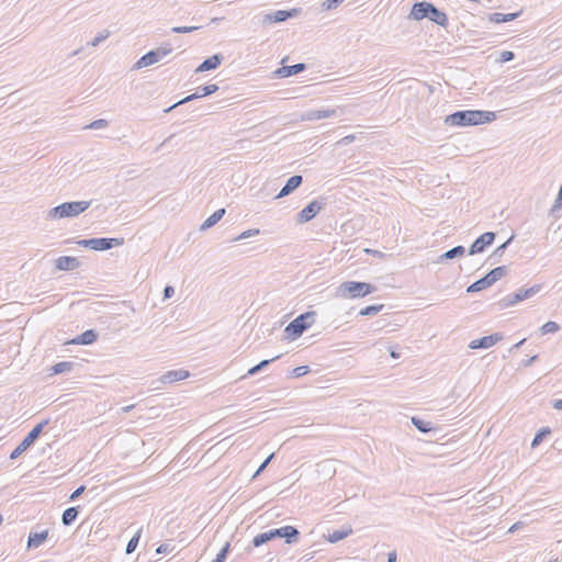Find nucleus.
Masks as SVG:
<instances>
[{"label": "nucleus", "mask_w": 562, "mask_h": 562, "mask_svg": "<svg viewBox=\"0 0 562 562\" xmlns=\"http://www.w3.org/2000/svg\"><path fill=\"white\" fill-rule=\"evenodd\" d=\"M72 369V363L68 361L58 362L52 367L53 374H59L63 372L70 371Z\"/></svg>", "instance_id": "obj_27"}, {"label": "nucleus", "mask_w": 562, "mask_h": 562, "mask_svg": "<svg viewBox=\"0 0 562 562\" xmlns=\"http://www.w3.org/2000/svg\"><path fill=\"white\" fill-rule=\"evenodd\" d=\"M430 4L431 3H429V2L415 3L412 8L411 16L417 21L428 18V15L430 13V11H429Z\"/></svg>", "instance_id": "obj_10"}, {"label": "nucleus", "mask_w": 562, "mask_h": 562, "mask_svg": "<svg viewBox=\"0 0 562 562\" xmlns=\"http://www.w3.org/2000/svg\"><path fill=\"white\" fill-rule=\"evenodd\" d=\"M550 434V429L549 428H543L541 429L537 435L536 437L533 438L532 440V443L531 446L535 448L537 447L546 436H548Z\"/></svg>", "instance_id": "obj_34"}, {"label": "nucleus", "mask_w": 562, "mask_h": 562, "mask_svg": "<svg viewBox=\"0 0 562 562\" xmlns=\"http://www.w3.org/2000/svg\"><path fill=\"white\" fill-rule=\"evenodd\" d=\"M273 454H271L270 457H268V459L259 467L258 471L256 474H259L266 467L267 464L270 462V460L272 459Z\"/></svg>", "instance_id": "obj_45"}, {"label": "nucleus", "mask_w": 562, "mask_h": 562, "mask_svg": "<svg viewBox=\"0 0 562 562\" xmlns=\"http://www.w3.org/2000/svg\"><path fill=\"white\" fill-rule=\"evenodd\" d=\"M97 340V334L89 329L82 333L79 337L70 340L68 344L74 345H90Z\"/></svg>", "instance_id": "obj_14"}, {"label": "nucleus", "mask_w": 562, "mask_h": 562, "mask_svg": "<svg viewBox=\"0 0 562 562\" xmlns=\"http://www.w3.org/2000/svg\"><path fill=\"white\" fill-rule=\"evenodd\" d=\"M344 139H345V140H353V139H355V136H352V135H350V136H346Z\"/></svg>", "instance_id": "obj_52"}, {"label": "nucleus", "mask_w": 562, "mask_h": 562, "mask_svg": "<svg viewBox=\"0 0 562 562\" xmlns=\"http://www.w3.org/2000/svg\"><path fill=\"white\" fill-rule=\"evenodd\" d=\"M195 29L196 27H194V26H181V27H175L173 32H176V33H188V32H191V31H193Z\"/></svg>", "instance_id": "obj_41"}, {"label": "nucleus", "mask_w": 562, "mask_h": 562, "mask_svg": "<svg viewBox=\"0 0 562 562\" xmlns=\"http://www.w3.org/2000/svg\"><path fill=\"white\" fill-rule=\"evenodd\" d=\"M252 233L250 231L248 232H244L239 238H246V237H249Z\"/></svg>", "instance_id": "obj_51"}, {"label": "nucleus", "mask_w": 562, "mask_h": 562, "mask_svg": "<svg viewBox=\"0 0 562 562\" xmlns=\"http://www.w3.org/2000/svg\"><path fill=\"white\" fill-rule=\"evenodd\" d=\"M217 89H218V87L216 85H207L201 89V92L189 95V97L184 98L182 101H180L179 103L190 101L194 98H200V97H205V95L212 94V93L216 92Z\"/></svg>", "instance_id": "obj_21"}, {"label": "nucleus", "mask_w": 562, "mask_h": 562, "mask_svg": "<svg viewBox=\"0 0 562 562\" xmlns=\"http://www.w3.org/2000/svg\"><path fill=\"white\" fill-rule=\"evenodd\" d=\"M273 533H272V530L268 531V532H263V533H260L258 536H256L252 540L254 542V546L255 547H259L261 544H263L265 542L273 539Z\"/></svg>", "instance_id": "obj_28"}, {"label": "nucleus", "mask_w": 562, "mask_h": 562, "mask_svg": "<svg viewBox=\"0 0 562 562\" xmlns=\"http://www.w3.org/2000/svg\"><path fill=\"white\" fill-rule=\"evenodd\" d=\"M90 203L86 201L67 202L54 209L58 217L76 216L89 207Z\"/></svg>", "instance_id": "obj_3"}, {"label": "nucleus", "mask_w": 562, "mask_h": 562, "mask_svg": "<svg viewBox=\"0 0 562 562\" xmlns=\"http://www.w3.org/2000/svg\"><path fill=\"white\" fill-rule=\"evenodd\" d=\"M463 254H464V248L462 246H458V247H454L453 249L448 250L447 252H445L443 254V258L452 259L456 256H461Z\"/></svg>", "instance_id": "obj_33"}, {"label": "nucleus", "mask_w": 562, "mask_h": 562, "mask_svg": "<svg viewBox=\"0 0 562 562\" xmlns=\"http://www.w3.org/2000/svg\"><path fill=\"white\" fill-rule=\"evenodd\" d=\"M323 204L318 201H312L306 205L299 214L297 221L300 223H306L314 218L322 210Z\"/></svg>", "instance_id": "obj_8"}, {"label": "nucleus", "mask_w": 562, "mask_h": 562, "mask_svg": "<svg viewBox=\"0 0 562 562\" xmlns=\"http://www.w3.org/2000/svg\"><path fill=\"white\" fill-rule=\"evenodd\" d=\"M429 11H430V13H429L428 18L431 21H434L435 23H437L441 26H446L448 24V18H447L446 13L439 11L432 4H430Z\"/></svg>", "instance_id": "obj_17"}, {"label": "nucleus", "mask_w": 562, "mask_h": 562, "mask_svg": "<svg viewBox=\"0 0 562 562\" xmlns=\"http://www.w3.org/2000/svg\"><path fill=\"white\" fill-rule=\"evenodd\" d=\"M85 491V486L78 487L70 496V499L77 498L79 495H81Z\"/></svg>", "instance_id": "obj_44"}, {"label": "nucleus", "mask_w": 562, "mask_h": 562, "mask_svg": "<svg viewBox=\"0 0 562 562\" xmlns=\"http://www.w3.org/2000/svg\"><path fill=\"white\" fill-rule=\"evenodd\" d=\"M139 538H140V531H138L127 543L126 546V552L127 553H132L137 544H138V541H139Z\"/></svg>", "instance_id": "obj_35"}, {"label": "nucleus", "mask_w": 562, "mask_h": 562, "mask_svg": "<svg viewBox=\"0 0 562 562\" xmlns=\"http://www.w3.org/2000/svg\"><path fill=\"white\" fill-rule=\"evenodd\" d=\"M540 289H541L540 285H535L529 289H521L518 292H516L513 296L506 297L504 300V304L506 306H513L516 303H518L522 300H526V299L532 296L533 294L538 293L540 291Z\"/></svg>", "instance_id": "obj_7"}, {"label": "nucleus", "mask_w": 562, "mask_h": 562, "mask_svg": "<svg viewBox=\"0 0 562 562\" xmlns=\"http://www.w3.org/2000/svg\"><path fill=\"white\" fill-rule=\"evenodd\" d=\"M133 407H134L133 405H130V406L124 407L123 411L127 412V411L132 409Z\"/></svg>", "instance_id": "obj_53"}, {"label": "nucleus", "mask_w": 562, "mask_h": 562, "mask_svg": "<svg viewBox=\"0 0 562 562\" xmlns=\"http://www.w3.org/2000/svg\"><path fill=\"white\" fill-rule=\"evenodd\" d=\"M78 516V510L76 507H69L63 513V522L64 525H70L76 520Z\"/></svg>", "instance_id": "obj_26"}, {"label": "nucleus", "mask_w": 562, "mask_h": 562, "mask_svg": "<svg viewBox=\"0 0 562 562\" xmlns=\"http://www.w3.org/2000/svg\"><path fill=\"white\" fill-rule=\"evenodd\" d=\"M391 357L394 359H397V358H400V352H397L395 350H391Z\"/></svg>", "instance_id": "obj_50"}, {"label": "nucleus", "mask_w": 562, "mask_h": 562, "mask_svg": "<svg viewBox=\"0 0 562 562\" xmlns=\"http://www.w3.org/2000/svg\"><path fill=\"white\" fill-rule=\"evenodd\" d=\"M494 233L487 232L481 235L471 246L470 252L472 255L482 252L487 246L494 241Z\"/></svg>", "instance_id": "obj_9"}, {"label": "nucleus", "mask_w": 562, "mask_h": 562, "mask_svg": "<svg viewBox=\"0 0 562 562\" xmlns=\"http://www.w3.org/2000/svg\"><path fill=\"white\" fill-rule=\"evenodd\" d=\"M279 356L276 357V359H278ZM273 359L271 360H263L261 361L259 364L255 366L254 368H251L249 371H248V374H255L256 372H258L260 369L265 368L266 366H268L271 361H273Z\"/></svg>", "instance_id": "obj_39"}, {"label": "nucleus", "mask_w": 562, "mask_h": 562, "mask_svg": "<svg viewBox=\"0 0 562 562\" xmlns=\"http://www.w3.org/2000/svg\"><path fill=\"white\" fill-rule=\"evenodd\" d=\"M301 182H302V177L301 176H293V177H291L288 180L286 184L280 191L278 196L280 198V196L288 195L290 192L295 190L301 184Z\"/></svg>", "instance_id": "obj_18"}, {"label": "nucleus", "mask_w": 562, "mask_h": 562, "mask_svg": "<svg viewBox=\"0 0 562 562\" xmlns=\"http://www.w3.org/2000/svg\"><path fill=\"white\" fill-rule=\"evenodd\" d=\"M48 537V530H43L41 532H34V533H31L29 536V539H27V546L29 547H33V548H37L40 547L42 543L45 542V540L47 539Z\"/></svg>", "instance_id": "obj_16"}, {"label": "nucleus", "mask_w": 562, "mask_h": 562, "mask_svg": "<svg viewBox=\"0 0 562 562\" xmlns=\"http://www.w3.org/2000/svg\"><path fill=\"white\" fill-rule=\"evenodd\" d=\"M314 313H305L293 319L286 327L285 333L288 337L294 339L302 335V333L312 325Z\"/></svg>", "instance_id": "obj_2"}, {"label": "nucleus", "mask_w": 562, "mask_h": 562, "mask_svg": "<svg viewBox=\"0 0 562 562\" xmlns=\"http://www.w3.org/2000/svg\"><path fill=\"white\" fill-rule=\"evenodd\" d=\"M415 425L422 430V431H427L428 429L424 428L423 427V424H419L418 422H416L415 419H413Z\"/></svg>", "instance_id": "obj_49"}, {"label": "nucleus", "mask_w": 562, "mask_h": 562, "mask_svg": "<svg viewBox=\"0 0 562 562\" xmlns=\"http://www.w3.org/2000/svg\"><path fill=\"white\" fill-rule=\"evenodd\" d=\"M290 16H292V12L280 10V11H277L272 16H268V18L270 21H273V22H282V21H285Z\"/></svg>", "instance_id": "obj_30"}, {"label": "nucleus", "mask_w": 562, "mask_h": 562, "mask_svg": "<svg viewBox=\"0 0 562 562\" xmlns=\"http://www.w3.org/2000/svg\"><path fill=\"white\" fill-rule=\"evenodd\" d=\"M396 561V554L395 552H392L389 554V562H395Z\"/></svg>", "instance_id": "obj_48"}, {"label": "nucleus", "mask_w": 562, "mask_h": 562, "mask_svg": "<svg viewBox=\"0 0 562 562\" xmlns=\"http://www.w3.org/2000/svg\"><path fill=\"white\" fill-rule=\"evenodd\" d=\"M559 328L560 326L555 322L550 321L543 324L540 330L543 335H548L558 331Z\"/></svg>", "instance_id": "obj_31"}, {"label": "nucleus", "mask_w": 562, "mask_h": 562, "mask_svg": "<svg viewBox=\"0 0 562 562\" xmlns=\"http://www.w3.org/2000/svg\"><path fill=\"white\" fill-rule=\"evenodd\" d=\"M272 533H273V537L286 538L288 542H290L291 538H295L299 532L294 527L285 526V527L272 530Z\"/></svg>", "instance_id": "obj_19"}, {"label": "nucleus", "mask_w": 562, "mask_h": 562, "mask_svg": "<svg viewBox=\"0 0 562 562\" xmlns=\"http://www.w3.org/2000/svg\"><path fill=\"white\" fill-rule=\"evenodd\" d=\"M303 69H304V64H296V65H293L290 67H284L282 70L285 76H291V75L299 74Z\"/></svg>", "instance_id": "obj_32"}, {"label": "nucleus", "mask_w": 562, "mask_h": 562, "mask_svg": "<svg viewBox=\"0 0 562 562\" xmlns=\"http://www.w3.org/2000/svg\"><path fill=\"white\" fill-rule=\"evenodd\" d=\"M294 372L297 376H300V375L306 374L308 372V368L307 367H299L294 370Z\"/></svg>", "instance_id": "obj_43"}, {"label": "nucleus", "mask_w": 562, "mask_h": 562, "mask_svg": "<svg viewBox=\"0 0 562 562\" xmlns=\"http://www.w3.org/2000/svg\"><path fill=\"white\" fill-rule=\"evenodd\" d=\"M514 58V54L509 50H504L502 52L501 54V61L502 63H506V61H509Z\"/></svg>", "instance_id": "obj_40"}, {"label": "nucleus", "mask_w": 562, "mask_h": 562, "mask_svg": "<svg viewBox=\"0 0 562 562\" xmlns=\"http://www.w3.org/2000/svg\"><path fill=\"white\" fill-rule=\"evenodd\" d=\"M351 533H352V529L350 527H348L342 530H336V531L329 533L327 539L329 542L334 543V542L345 539L346 537L350 536Z\"/></svg>", "instance_id": "obj_23"}, {"label": "nucleus", "mask_w": 562, "mask_h": 562, "mask_svg": "<svg viewBox=\"0 0 562 562\" xmlns=\"http://www.w3.org/2000/svg\"><path fill=\"white\" fill-rule=\"evenodd\" d=\"M79 266L77 258L63 256L56 260V268L59 270H72Z\"/></svg>", "instance_id": "obj_12"}, {"label": "nucleus", "mask_w": 562, "mask_h": 562, "mask_svg": "<svg viewBox=\"0 0 562 562\" xmlns=\"http://www.w3.org/2000/svg\"><path fill=\"white\" fill-rule=\"evenodd\" d=\"M106 125V122L104 120H98V121H94L92 122L89 127L90 128H98V127H103Z\"/></svg>", "instance_id": "obj_42"}, {"label": "nucleus", "mask_w": 562, "mask_h": 562, "mask_svg": "<svg viewBox=\"0 0 562 562\" xmlns=\"http://www.w3.org/2000/svg\"><path fill=\"white\" fill-rule=\"evenodd\" d=\"M505 274V268L504 267H497L490 271L485 279L488 281L490 285H492L494 282H496L498 279H501Z\"/></svg>", "instance_id": "obj_25"}, {"label": "nucleus", "mask_w": 562, "mask_h": 562, "mask_svg": "<svg viewBox=\"0 0 562 562\" xmlns=\"http://www.w3.org/2000/svg\"><path fill=\"white\" fill-rule=\"evenodd\" d=\"M498 340L495 336H485L480 339L472 340L470 342V348L479 349V348H490Z\"/></svg>", "instance_id": "obj_13"}, {"label": "nucleus", "mask_w": 562, "mask_h": 562, "mask_svg": "<svg viewBox=\"0 0 562 562\" xmlns=\"http://www.w3.org/2000/svg\"><path fill=\"white\" fill-rule=\"evenodd\" d=\"M189 371L187 370H171V371H168L164 376H162V380L165 382H177V381H181V380H184L189 376Z\"/></svg>", "instance_id": "obj_15"}, {"label": "nucleus", "mask_w": 562, "mask_h": 562, "mask_svg": "<svg viewBox=\"0 0 562 562\" xmlns=\"http://www.w3.org/2000/svg\"><path fill=\"white\" fill-rule=\"evenodd\" d=\"M341 288L350 299L363 297L374 290L370 283L355 281L345 282Z\"/></svg>", "instance_id": "obj_4"}, {"label": "nucleus", "mask_w": 562, "mask_h": 562, "mask_svg": "<svg viewBox=\"0 0 562 562\" xmlns=\"http://www.w3.org/2000/svg\"><path fill=\"white\" fill-rule=\"evenodd\" d=\"M344 1L345 0H326L323 2L322 5L325 10H333V9L337 8L338 4H340Z\"/></svg>", "instance_id": "obj_38"}, {"label": "nucleus", "mask_w": 562, "mask_h": 562, "mask_svg": "<svg viewBox=\"0 0 562 562\" xmlns=\"http://www.w3.org/2000/svg\"><path fill=\"white\" fill-rule=\"evenodd\" d=\"M229 550V543H226L224 548L217 553L213 562H224Z\"/></svg>", "instance_id": "obj_37"}, {"label": "nucleus", "mask_w": 562, "mask_h": 562, "mask_svg": "<svg viewBox=\"0 0 562 562\" xmlns=\"http://www.w3.org/2000/svg\"><path fill=\"white\" fill-rule=\"evenodd\" d=\"M45 423L36 425L29 435L22 440V442L11 452L10 458L15 459L23 453L40 436L43 430Z\"/></svg>", "instance_id": "obj_5"}, {"label": "nucleus", "mask_w": 562, "mask_h": 562, "mask_svg": "<svg viewBox=\"0 0 562 562\" xmlns=\"http://www.w3.org/2000/svg\"><path fill=\"white\" fill-rule=\"evenodd\" d=\"M496 114L490 111L467 110L456 112L447 117V122L451 125L465 126L479 125L494 121Z\"/></svg>", "instance_id": "obj_1"}, {"label": "nucleus", "mask_w": 562, "mask_h": 562, "mask_svg": "<svg viewBox=\"0 0 562 562\" xmlns=\"http://www.w3.org/2000/svg\"><path fill=\"white\" fill-rule=\"evenodd\" d=\"M157 552H158V553L164 552V549H162L161 547H159V548L157 549Z\"/></svg>", "instance_id": "obj_54"}, {"label": "nucleus", "mask_w": 562, "mask_h": 562, "mask_svg": "<svg viewBox=\"0 0 562 562\" xmlns=\"http://www.w3.org/2000/svg\"><path fill=\"white\" fill-rule=\"evenodd\" d=\"M224 214H225V210L224 209H220V210L215 211L211 216H209L205 220V222L203 223L202 227L203 228H209V227L213 226L214 224H216L223 217Z\"/></svg>", "instance_id": "obj_24"}, {"label": "nucleus", "mask_w": 562, "mask_h": 562, "mask_svg": "<svg viewBox=\"0 0 562 562\" xmlns=\"http://www.w3.org/2000/svg\"><path fill=\"white\" fill-rule=\"evenodd\" d=\"M173 292H175V291H173V288H172V286H167V288L165 289V292H164L165 297H171V296L173 295Z\"/></svg>", "instance_id": "obj_46"}, {"label": "nucleus", "mask_w": 562, "mask_h": 562, "mask_svg": "<svg viewBox=\"0 0 562 562\" xmlns=\"http://www.w3.org/2000/svg\"><path fill=\"white\" fill-rule=\"evenodd\" d=\"M382 308H383L382 304H380V305H370V306H367L366 308L361 310L360 314L361 315H371V314L379 313Z\"/></svg>", "instance_id": "obj_36"}, {"label": "nucleus", "mask_w": 562, "mask_h": 562, "mask_svg": "<svg viewBox=\"0 0 562 562\" xmlns=\"http://www.w3.org/2000/svg\"><path fill=\"white\" fill-rule=\"evenodd\" d=\"M78 244L85 247H90L94 250H106L114 245H120L121 241L114 238H93L80 240Z\"/></svg>", "instance_id": "obj_6"}, {"label": "nucleus", "mask_w": 562, "mask_h": 562, "mask_svg": "<svg viewBox=\"0 0 562 562\" xmlns=\"http://www.w3.org/2000/svg\"><path fill=\"white\" fill-rule=\"evenodd\" d=\"M221 59L217 55L211 56L207 59H205L198 68L196 71H207L215 69L220 66Z\"/></svg>", "instance_id": "obj_20"}, {"label": "nucleus", "mask_w": 562, "mask_h": 562, "mask_svg": "<svg viewBox=\"0 0 562 562\" xmlns=\"http://www.w3.org/2000/svg\"><path fill=\"white\" fill-rule=\"evenodd\" d=\"M518 14L519 13H509V14L493 13V14L488 15V21L491 23H495V24L504 23V22H508V21L516 19L518 16Z\"/></svg>", "instance_id": "obj_22"}, {"label": "nucleus", "mask_w": 562, "mask_h": 562, "mask_svg": "<svg viewBox=\"0 0 562 562\" xmlns=\"http://www.w3.org/2000/svg\"><path fill=\"white\" fill-rule=\"evenodd\" d=\"M168 52H149L147 54H145L138 61H137V67L138 68H142V67H147L149 65H153L155 63H157L162 56H165Z\"/></svg>", "instance_id": "obj_11"}, {"label": "nucleus", "mask_w": 562, "mask_h": 562, "mask_svg": "<svg viewBox=\"0 0 562 562\" xmlns=\"http://www.w3.org/2000/svg\"><path fill=\"white\" fill-rule=\"evenodd\" d=\"M553 407H554L555 409H562V400H557V401H554V403H553Z\"/></svg>", "instance_id": "obj_47"}, {"label": "nucleus", "mask_w": 562, "mask_h": 562, "mask_svg": "<svg viewBox=\"0 0 562 562\" xmlns=\"http://www.w3.org/2000/svg\"><path fill=\"white\" fill-rule=\"evenodd\" d=\"M490 286V283L488 281L484 278L475 281L473 284H471L469 288H468V291L469 292H476V291H481V290H484L486 288Z\"/></svg>", "instance_id": "obj_29"}]
</instances>
